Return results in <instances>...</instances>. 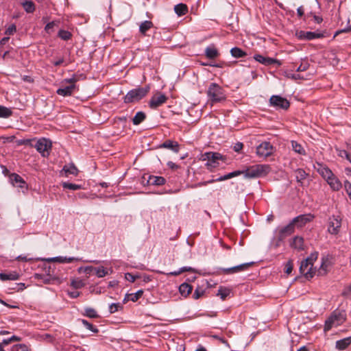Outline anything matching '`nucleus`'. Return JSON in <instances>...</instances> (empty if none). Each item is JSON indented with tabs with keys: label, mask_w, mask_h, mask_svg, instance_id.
Here are the masks:
<instances>
[{
	"label": "nucleus",
	"mask_w": 351,
	"mask_h": 351,
	"mask_svg": "<svg viewBox=\"0 0 351 351\" xmlns=\"http://www.w3.org/2000/svg\"><path fill=\"white\" fill-rule=\"evenodd\" d=\"M309 64L308 62L302 63L296 69L298 72L305 71L309 67Z\"/></svg>",
	"instance_id": "5fc2aeb1"
},
{
	"label": "nucleus",
	"mask_w": 351,
	"mask_h": 351,
	"mask_svg": "<svg viewBox=\"0 0 351 351\" xmlns=\"http://www.w3.org/2000/svg\"><path fill=\"white\" fill-rule=\"evenodd\" d=\"M296 36L300 40H311L315 38H322L324 37V35L320 33L300 31L296 33Z\"/></svg>",
	"instance_id": "4468645a"
},
{
	"label": "nucleus",
	"mask_w": 351,
	"mask_h": 351,
	"mask_svg": "<svg viewBox=\"0 0 351 351\" xmlns=\"http://www.w3.org/2000/svg\"><path fill=\"white\" fill-rule=\"evenodd\" d=\"M295 176L297 182L302 183L306 179L307 173L303 169H298L295 171Z\"/></svg>",
	"instance_id": "e433bc0d"
},
{
	"label": "nucleus",
	"mask_w": 351,
	"mask_h": 351,
	"mask_svg": "<svg viewBox=\"0 0 351 351\" xmlns=\"http://www.w3.org/2000/svg\"><path fill=\"white\" fill-rule=\"evenodd\" d=\"M167 166L172 169H178V166L177 165H176L174 162H173L171 161H169L167 162Z\"/></svg>",
	"instance_id": "338daca9"
},
{
	"label": "nucleus",
	"mask_w": 351,
	"mask_h": 351,
	"mask_svg": "<svg viewBox=\"0 0 351 351\" xmlns=\"http://www.w3.org/2000/svg\"><path fill=\"white\" fill-rule=\"evenodd\" d=\"M84 315L90 318H97L99 317L96 311L93 308L86 307L84 308Z\"/></svg>",
	"instance_id": "58836bf2"
},
{
	"label": "nucleus",
	"mask_w": 351,
	"mask_h": 351,
	"mask_svg": "<svg viewBox=\"0 0 351 351\" xmlns=\"http://www.w3.org/2000/svg\"><path fill=\"white\" fill-rule=\"evenodd\" d=\"M79 259L75 257H63V256H57L52 258H50V261L53 262H58L60 263H71L73 261H78Z\"/></svg>",
	"instance_id": "c756f323"
},
{
	"label": "nucleus",
	"mask_w": 351,
	"mask_h": 351,
	"mask_svg": "<svg viewBox=\"0 0 351 351\" xmlns=\"http://www.w3.org/2000/svg\"><path fill=\"white\" fill-rule=\"evenodd\" d=\"M62 171H64L66 176H68L69 174L77 176L79 172L77 168L73 163L64 165L63 167Z\"/></svg>",
	"instance_id": "a878e982"
},
{
	"label": "nucleus",
	"mask_w": 351,
	"mask_h": 351,
	"mask_svg": "<svg viewBox=\"0 0 351 351\" xmlns=\"http://www.w3.org/2000/svg\"><path fill=\"white\" fill-rule=\"evenodd\" d=\"M143 290H138V291H136L134 293H130V294H129L130 299L132 302H136L143 295Z\"/></svg>",
	"instance_id": "09e8293b"
},
{
	"label": "nucleus",
	"mask_w": 351,
	"mask_h": 351,
	"mask_svg": "<svg viewBox=\"0 0 351 351\" xmlns=\"http://www.w3.org/2000/svg\"><path fill=\"white\" fill-rule=\"evenodd\" d=\"M351 344V337H348L336 341L335 348L338 350H344Z\"/></svg>",
	"instance_id": "5701e85b"
},
{
	"label": "nucleus",
	"mask_w": 351,
	"mask_h": 351,
	"mask_svg": "<svg viewBox=\"0 0 351 351\" xmlns=\"http://www.w3.org/2000/svg\"><path fill=\"white\" fill-rule=\"evenodd\" d=\"M16 31V25L14 24H12L11 25H10L5 30V34L6 35H8V36H10V35H12L14 34V33H15Z\"/></svg>",
	"instance_id": "603ef678"
},
{
	"label": "nucleus",
	"mask_w": 351,
	"mask_h": 351,
	"mask_svg": "<svg viewBox=\"0 0 351 351\" xmlns=\"http://www.w3.org/2000/svg\"><path fill=\"white\" fill-rule=\"evenodd\" d=\"M82 323L88 330H89L95 333H97L99 331L98 329L95 326H94L92 324L89 323L86 319H82Z\"/></svg>",
	"instance_id": "a18cd8bd"
},
{
	"label": "nucleus",
	"mask_w": 351,
	"mask_h": 351,
	"mask_svg": "<svg viewBox=\"0 0 351 351\" xmlns=\"http://www.w3.org/2000/svg\"><path fill=\"white\" fill-rule=\"evenodd\" d=\"M11 351H30V349L27 345L21 343L13 346Z\"/></svg>",
	"instance_id": "a19ab883"
},
{
	"label": "nucleus",
	"mask_w": 351,
	"mask_h": 351,
	"mask_svg": "<svg viewBox=\"0 0 351 351\" xmlns=\"http://www.w3.org/2000/svg\"><path fill=\"white\" fill-rule=\"evenodd\" d=\"M145 118L146 115L143 112H138L132 119L133 124L137 125L142 123Z\"/></svg>",
	"instance_id": "2f4dec72"
},
{
	"label": "nucleus",
	"mask_w": 351,
	"mask_h": 351,
	"mask_svg": "<svg viewBox=\"0 0 351 351\" xmlns=\"http://www.w3.org/2000/svg\"><path fill=\"white\" fill-rule=\"evenodd\" d=\"M336 152L339 156H340L341 158H346L351 162L350 154L348 153L347 151H346L344 149H340L337 148Z\"/></svg>",
	"instance_id": "8fccbe9b"
},
{
	"label": "nucleus",
	"mask_w": 351,
	"mask_h": 351,
	"mask_svg": "<svg viewBox=\"0 0 351 351\" xmlns=\"http://www.w3.org/2000/svg\"><path fill=\"white\" fill-rule=\"evenodd\" d=\"M77 78L75 75H73L71 78L65 79L64 82L69 83L70 85L58 88L56 91L57 94L63 97L71 95L74 90L76 89L75 83L77 82Z\"/></svg>",
	"instance_id": "423d86ee"
},
{
	"label": "nucleus",
	"mask_w": 351,
	"mask_h": 351,
	"mask_svg": "<svg viewBox=\"0 0 351 351\" xmlns=\"http://www.w3.org/2000/svg\"><path fill=\"white\" fill-rule=\"evenodd\" d=\"M314 218V215L311 213L300 215L292 219L291 221L294 228H301L307 223L311 222Z\"/></svg>",
	"instance_id": "9d476101"
},
{
	"label": "nucleus",
	"mask_w": 351,
	"mask_h": 351,
	"mask_svg": "<svg viewBox=\"0 0 351 351\" xmlns=\"http://www.w3.org/2000/svg\"><path fill=\"white\" fill-rule=\"evenodd\" d=\"M291 146H292L293 150L295 152H296V153H298L299 154H301V155H305L306 154L305 150L303 148V147L300 143H298L297 141H291Z\"/></svg>",
	"instance_id": "f704fd0d"
},
{
	"label": "nucleus",
	"mask_w": 351,
	"mask_h": 351,
	"mask_svg": "<svg viewBox=\"0 0 351 351\" xmlns=\"http://www.w3.org/2000/svg\"><path fill=\"white\" fill-rule=\"evenodd\" d=\"M180 270L182 271V273L184 272V271H192V272L195 271V269H193L191 267H183L180 268Z\"/></svg>",
	"instance_id": "e2e57ef3"
},
{
	"label": "nucleus",
	"mask_w": 351,
	"mask_h": 351,
	"mask_svg": "<svg viewBox=\"0 0 351 351\" xmlns=\"http://www.w3.org/2000/svg\"><path fill=\"white\" fill-rule=\"evenodd\" d=\"M22 5L27 13H33L35 10V5L32 1H25L22 3Z\"/></svg>",
	"instance_id": "c9c22d12"
},
{
	"label": "nucleus",
	"mask_w": 351,
	"mask_h": 351,
	"mask_svg": "<svg viewBox=\"0 0 351 351\" xmlns=\"http://www.w3.org/2000/svg\"><path fill=\"white\" fill-rule=\"evenodd\" d=\"M317 171L326 181L334 174L328 167L320 165H319Z\"/></svg>",
	"instance_id": "b1692460"
},
{
	"label": "nucleus",
	"mask_w": 351,
	"mask_h": 351,
	"mask_svg": "<svg viewBox=\"0 0 351 351\" xmlns=\"http://www.w3.org/2000/svg\"><path fill=\"white\" fill-rule=\"evenodd\" d=\"M243 147V143H239H239H237L234 145V147H233V149H234L235 152H239L240 150H241V149H242Z\"/></svg>",
	"instance_id": "052dcab7"
},
{
	"label": "nucleus",
	"mask_w": 351,
	"mask_h": 351,
	"mask_svg": "<svg viewBox=\"0 0 351 351\" xmlns=\"http://www.w3.org/2000/svg\"><path fill=\"white\" fill-rule=\"evenodd\" d=\"M317 257L318 253L315 252L302 261L300 266V271L306 279L312 278L316 274V269L313 267V263L317 261Z\"/></svg>",
	"instance_id": "f03ea898"
},
{
	"label": "nucleus",
	"mask_w": 351,
	"mask_h": 351,
	"mask_svg": "<svg viewBox=\"0 0 351 351\" xmlns=\"http://www.w3.org/2000/svg\"><path fill=\"white\" fill-rule=\"evenodd\" d=\"M18 145H31L30 139H23L18 141Z\"/></svg>",
	"instance_id": "680f3d73"
},
{
	"label": "nucleus",
	"mask_w": 351,
	"mask_h": 351,
	"mask_svg": "<svg viewBox=\"0 0 351 351\" xmlns=\"http://www.w3.org/2000/svg\"><path fill=\"white\" fill-rule=\"evenodd\" d=\"M54 25H55V23L53 21L48 23L45 27V30L47 33L50 34L51 29H52L53 28Z\"/></svg>",
	"instance_id": "13d9d810"
},
{
	"label": "nucleus",
	"mask_w": 351,
	"mask_h": 351,
	"mask_svg": "<svg viewBox=\"0 0 351 351\" xmlns=\"http://www.w3.org/2000/svg\"><path fill=\"white\" fill-rule=\"evenodd\" d=\"M149 92V88H138L130 90L124 97L125 103L138 101L144 97Z\"/></svg>",
	"instance_id": "39448f33"
},
{
	"label": "nucleus",
	"mask_w": 351,
	"mask_h": 351,
	"mask_svg": "<svg viewBox=\"0 0 351 351\" xmlns=\"http://www.w3.org/2000/svg\"><path fill=\"white\" fill-rule=\"evenodd\" d=\"M330 264V261L327 257H322L320 267L317 270L316 269V272H317V274L319 276L325 275L327 273Z\"/></svg>",
	"instance_id": "412c9836"
},
{
	"label": "nucleus",
	"mask_w": 351,
	"mask_h": 351,
	"mask_svg": "<svg viewBox=\"0 0 351 351\" xmlns=\"http://www.w3.org/2000/svg\"><path fill=\"white\" fill-rule=\"evenodd\" d=\"M205 55L209 59H214L217 58L219 53L216 47L214 46H210L206 48Z\"/></svg>",
	"instance_id": "bb28decb"
},
{
	"label": "nucleus",
	"mask_w": 351,
	"mask_h": 351,
	"mask_svg": "<svg viewBox=\"0 0 351 351\" xmlns=\"http://www.w3.org/2000/svg\"><path fill=\"white\" fill-rule=\"evenodd\" d=\"M12 114V110L5 106H0V118H8Z\"/></svg>",
	"instance_id": "ea45409f"
},
{
	"label": "nucleus",
	"mask_w": 351,
	"mask_h": 351,
	"mask_svg": "<svg viewBox=\"0 0 351 351\" xmlns=\"http://www.w3.org/2000/svg\"><path fill=\"white\" fill-rule=\"evenodd\" d=\"M293 270V262L292 261H289L285 265V273L287 274H290Z\"/></svg>",
	"instance_id": "864d4df0"
},
{
	"label": "nucleus",
	"mask_w": 351,
	"mask_h": 351,
	"mask_svg": "<svg viewBox=\"0 0 351 351\" xmlns=\"http://www.w3.org/2000/svg\"><path fill=\"white\" fill-rule=\"evenodd\" d=\"M203 294V292L202 291L201 293L199 291L198 289H196L193 293V298L195 299H198L200 298V296Z\"/></svg>",
	"instance_id": "69168bd1"
},
{
	"label": "nucleus",
	"mask_w": 351,
	"mask_h": 351,
	"mask_svg": "<svg viewBox=\"0 0 351 351\" xmlns=\"http://www.w3.org/2000/svg\"><path fill=\"white\" fill-rule=\"evenodd\" d=\"M179 290L182 295L186 296L191 292L192 287L187 283H183L180 286Z\"/></svg>",
	"instance_id": "4c0bfd02"
},
{
	"label": "nucleus",
	"mask_w": 351,
	"mask_h": 351,
	"mask_svg": "<svg viewBox=\"0 0 351 351\" xmlns=\"http://www.w3.org/2000/svg\"><path fill=\"white\" fill-rule=\"evenodd\" d=\"M17 259L19 260V261H32L33 258H27L25 256L20 255V256H19L17 257Z\"/></svg>",
	"instance_id": "0e129e2a"
},
{
	"label": "nucleus",
	"mask_w": 351,
	"mask_h": 351,
	"mask_svg": "<svg viewBox=\"0 0 351 351\" xmlns=\"http://www.w3.org/2000/svg\"><path fill=\"white\" fill-rule=\"evenodd\" d=\"M341 226V219L338 216H332L328 219V231L331 234H337Z\"/></svg>",
	"instance_id": "9b49d317"
},
{
	"label": "nucleus",
	"mask_w": 351,
	"mask_h": 351,
	"mask_svg": "<svg viewBox=\"0 0 351 351\" xmlns=\"http://www.w3.org/2000/svg\"><path fill=\"white\" fill-rule=\"evenodd\" d=\"M327 183L330 186V189L334 191H338L342 188V184L338 178L332 174L327 180Z\"/></svg>",
	"instance_id": "6ab92c4d"
},
{
	"label": "nucleus",
	"mask_w": 351,
	"mask_h": 351,
	"mask_svg": "<svg viewBox=\"0 0 351 351\" xmlns=\"http://www.w3.org/2000/svg\"><path fill=\"white\" fill-rule=\"evenodd\" d=\"M120 309H122V306L120 303H112L109 306V313L110 314L114 313Z\"/></svg>",
	"instance_id": "de8ad7c7"
},
{
	"label": "nucleus",
	"mask_w": 351,
	"mask_h": 351,
	"mask_svg": "<svg viewBox=\"0 0 351 351\" xmlns=\"http://www.w3.org/2000/svg\"><path fill=\"white\" fill-rule=\"evenodd\" d=\"M62 187L64 189H67L73 191H76L82 189V186L76 184L69 183V182H63Z\"/></svg>",
	"instance_id": "37998d69"
},
{
	"label": "nucleus",
	"mask_w": 351,
	"mask_h": 351,
	"mask_svg": "<svg viewBox=\"0 0 351 351\" xmlns=\"http://www.w3.org/2000/svg\"><path fill=\"white\" fill-rule=\"evenodd\" d=\"M174 11L178 16H182L186 14L188 12V8L186 5L184 3H179L175 5Z\"/></svg>",
	"instance_id": "7c9ffc66"
},
{
	"label": "nucleus",
	"mask_w": 351,
	"mask_h": 351,
	"mask_svg": "<svg viewBox=\"0 0 351 351\" xmlns=\"http://www.w3.org/2000/svg\"><path fill=\"white\" fill-rule=\"evenodd\" d=\"M19 278V275L16 272H11L9 274L0 273V280H16Z\"/></svg>",
	"instance_id": "cd10ccee"
},
{
	"label": "nucleus",
	"mask_w": 351,
	"mask_h": 351,
	"mask_svg": "<svg viewBox=\"0 0 351 351\" xmlns=\"http://www.w3.org/2000/svg\"><path fill=\"white\" fill-rule=\"evenodd\" d=\"M229 294V289L220 287L217 295L219 296L223 300H224Z\"/></svg>",
	"instance_id": "49530a36"
},
{
	"label": "nucleus",
	"mask_w": 351,
	"mask_h": 351,
	"mask_svg": "<svg viewBox=\"0 0 351 351\" xmlns=\"http://www.w3.org/2000/svg\"><path fill=\"white\" fill-rule=\"evenodd\" d=\"M270 167L267 165H256L247 170V176L250 178L259 177L266 175Z\"/></svg>",
	"instance_id": "0eeeda50"
},
{
	"label": "nucleus",
	"mask_w": 351,
	"mask_h": 351,
	"mask_svg": "<svg viewBox=\"0 0 351 351\" xmlns=\"http://www.w3.org/2000/svg\"><path fill=\"white\" fill-rule=\"evenodd\" d=\"M295 228L291 222L285 227L279 229L278 231V241H282L287 237L291 235L294 232Z\"/></svg>",
	"instance_id": "f3484780"
},
{
	"label": "nucleus",
	"mask_w": 351,
	"mask_h": 351,
	"mask_svg": "<svg viewBox=\"0 0 351 351\" xmlns=\"http://www.w3.org/2000/svg\"><path fill=\"white\" fill-rule=\"evenodd\" d=\"M71 285L75 289H80L84 286V282L82 280H75L71 282Z\"/></svg>",
	"instance_id": "3c124183"
},
{
	"label": "nucleus",
	"mask_w": 351,
	"mask_h": 351,
	"mask_svg": "<svg viewBox=\"0 0 351 351\" xmlns=\"http://www.w3.org/2000/svg\"><path fill=\"white\" fill-rule=\"evenodd\" d=\"M270 104L276 108L287 110L289 108L290 104L289 101L279 95H273L269 99Z\"/></svg>",
	"instance_id": "f8f14e48"
},
{
	"label": "nucleus",
	"mask_w": 351,
	"mask_h": 351,
	"mask_svg": "<svg viewBox=\"0 0 351 351\" xmlns=\"http://www.w3.org/2000/svg\"><path fill=\"white\" fill-rule=\"evenodd\" d=\"M274 148L269 142H263L256 147V154L259 157L267 158L274 152Z\"/></svg>",
	"instance_id": "1a4fd4ad"
},
{
	"label": "nucleus",
	"mask_w": 351,
	"mask_h": 351,
	"mask_svg": "<svg viewBox=\"0 0 351 351\" xmlns=\"http://www.w3.org/2000/svg\"><path fill=\"white\" fill-rule=\"evenodd\" d=\"M206 94L212 103L221 102L226 98L223 88L217 83H211L209 85Z\"/></svg>",
	"instance_id": "7ed1b4c3"
},
{
	"label": "nucleus",
	"mask_w": 351,
	"mask_h": 351,
	"mask_svg": "<svg viewBox=\"0 0 351 351\" xmlns=\"http://www.w3.org/2000/svg\"><path fill=\"white\" fill-rule=\"evenodd\" d=\"M34 147L43 157H47L51 149V142L47 138H40L37 141Z\"/></svg>",
	"instance_id": "6e6552de"
},
{
	"label": "nucleus",
	"mask_w": 351,
	"mask_h": 351,
	"mask_svg": "<svg viewBox=\"0 0 351 351\" xmlns=\"http://www.w3.org/2000/svg\"><path fill=\"white\" fill-rule=\"evenodd\" d=\"M347 319L346 311L336 309L328 318L325 321L324 331H329L333 327H337L342 325Z\"/></svg>",
	"instance_id": "f257e3e1"
},
{
	"label": "nucleus",
	"mask_w": 351,
	"mask_h": 351,
	"mask_svg": "<svg viewBox=\"0 0 351 351\" xmlns=\"http://www.w3.org/2000/svg\"><path fill=\"white\" fill-rule=\"evenodd\" d=\"M95 267L93 266H88L84 268V271L86 274H90L91 271H94Z\"/></svg>",
	"instance_id": "774afa93"
},
{
	"label": "nucleus",
	"mask_w": 351,
	"mask_h": 351,
	"mask_svg": "<svg viewBox=\"0 0 351 351\" xmlns=\"http://www.w3.org/2000/svg\"><path fill=\"white\" fill-rule=\"evenodd\" d=\"M148 182L152 185L161 186L165 184V179L161 176H149Z\"/></svg>",
	"instance_id": "c85d7f7f"
},
{
	"label": "nucleus",
	"mask_w": 351,
	"mask_h": 351,
	"mask_svg": "<svg viewBox=\"0 0 351 351\" xmlns=\"http://www.w3.org/2000/svg\"><path fill=\"white\" fill-rule=\"evenodd\" d=\"M160 147L171 149L176 153H178L180 149L179 144L177 142L171 140L165 141L162 144L160 145Z\"/></svg>",
	"instance_id": "4be33fe9"
},
{
	"label": "nucleus",
	"mask_w": 351,
	"mask_h": 351,
	"mask_svg": "<svg viewBox=\"0 0 351 351\" xmlns=\"http://www.w3.org/2000/svg\"><path fill=\"white\" fill-rule=\"evenodd\" d=\"M10 180L12 184L15 187L21 188L23 190H26L27 188L25 181L21 176L16 173H12L10 176Z\"/></svg>",
	"instance_id": "dca6fc26"
},
{
	"label": "nucleus",
	"mask_w": 351,
	"mask_h": 351,
	"mask_svg": "<svg viewBox=\"0 0 351 351\" xmlns=\"http://www.w3.org/2000/svg\"><path fill=\"white\" fill-rule=\"evenodd\" d=\"M291 246L295 249L301 250L304 249V239L302 237L296 236L293 239Z\"/></svg>",
	"instance_id": "393cba45"
},
{
	"label": "nucleus",
	"mask_w": 351,
	"mask_h": 351,
	"mask_svg": "<svg viewBox=\"0 0 351 351\" xmlns=\"http://www.w3.org/2000/svg\"><path fill=\"white\" fill-rule=\"evenodd\" d=\"M153 27V23L150 21H145L139 27V31L141 34H145L146 32Z\"/></svg>",
	"instance_id": "473e14b6"
},
{
	"label": "nucleus",
	"mask_w": 351,
	"mask_h": 351,
	"mask_svg": "<svg viewBox=\"0 0 351 351\" xmlns=\"http://www.w3.org/2000/svg\"><path fill=\"white\" fill-rule=\"evenodd\" d=\"M252 265H254V262L243 263L232 267L223 269V271L226 274L239 273L247 270Z\"/></svg>",
	"instance_id": "2eb2a0df"
},
{
	"label": "nucleus",
	"mask_w": 351,
	"mask_h": 351,
	"mask_svg": "<svg viewBox=\"0 0 351 351\" xmlns=\"http://www.w3.org/2000/svg\"><path fill=\"white\" fill-rule=\"evenodd\" d=\"M241 173V171H233V172H231V173H229L226 175H224L223 176H221L215 180H208V181H206V182H203V184L204 185H206L208 184H210V183H213L214 182H221V181H223V180H228V179H230L233 177H235V176H239L240 174Z\"/></svg>",
	"instance_id": "aec40b11"
},
{
	"label": "nucleus",
	"mask_w": 351,
	"mask_h": 351,
	"mask_svg": "<svg viewBox=\"0 0 351 351\" xmlns=\"http://www.w3.org/2000/svg\"><path fill=\"white\" fill-rule=\"evenodd\" d=\"M125 278L127 280L131 282H134L136 280V279L138 278V276H134L130 273H127L125 274Z\"/></svg>",
	"instance_id": "6e6d98bb"
},
{
	"label": "nucleus",
	"mask_w": 351,
	"mask_h": 351,
	"mask_svg": "<svg viewBox=\"0 0 351 351\" xmlns=\"http://www.w3.org/2000/svg\"><path fill=\"white\" fill-rule=\"evenodd\" d=\"M72 34L71 32L66 30L60 29L58 32V36L64 40H68L71 38Z\"/></svg>",
	"instance_id": "c03bdc74"
},
{
	"label": "nucleus",
	"mask_w": 351,
	"mask_h": 351,
	"mask_svg": "<svg viewBox=\"0 0 351 351\" xmlns=\"http://www.w3.org/2000/svg\"><path fill=\"white\" fill-rule=\"evenodd\" d=\"M351 31V25H350L348 27L343 28L341 30H339L336 32L335 34L334 35V37L337 36L339 34L343 33V32H348Z\"/></svg>",
	"instance_id": "bf43d9fd"
},
{
	"label": "nucleus",
	"mask_w": 351,
	"mask_h": 351,
	"mask_svg": "<svg viewBox=\"0 0 351 351\" xmlns=\"http://www.w3.org/2000/svg\"><path fill=\"white\" fill-rule=\"evenodd\" d=\"M254 58L257 62H258L265 66H269V65H271L274 64H278V65L281 64L280 62L276 59H274L272 58H269V57H264L263 56L260 55V54L254 55Z\"/></svg>",
	"instance_id": "a211bd4d"
},
{
	"label": "nucleus",
	"mask_w": 351,
	"mask_h": 351,
	"mask_svg": "<svg viewBox=\"0 0 351 351\" xmlns=\"http://www.w3.org/2000/svg\"><path fill=\"white\" fill-rule=\"evenodd\" d=\"M222 155L216 152H206L202 156V160L206 161L205 165L210 171H213L219 165V160H222Z\"/></svg>",
	"instance_id": "20e7f679"
},
{
	"label": "nucleus",
	"mask_w": 351,
	"mask_h": 351,
	"mask_svg": "<svg viewBox=\"0 0 351 351\" xmlns=\"http://www.w3.org/2000/svg\"><path fill=\"white\" fill-rule=\"evenodd\" d=\"M231 55L236 58L245 57L246 56V53L239 47H233L230 50Z\"/></svg>",
	"instance_id": "72a5a7b5"
},
{
	"label": "nucleus",
	"mask_w": 351,
	"mask_h": 351,
	"mask_svg": "<svg viewBox=\"0 0 351 351\" xmlns=\"http://www.w3.org/2000/svg\"><path fill=\"white\" fill-rule=\"evenodd\" d=\"M167 100V97L161 93L154 95L149 101V107L152 109H156L165 104Z\"/></svg>",
	"instance_id": "ddd939ff"
},
{
	"label": "nucleus",
	"mask_w": 351,
	"mask_h": 351,
	"mask_svg": "<svg viewBox=\"0 0 351 351\" xmlns=\"http://www.w3.org/2000/svg\"><path fill=\"white\" fill-rule=\"evenodd\" d=\"M342 295L345 297H348L351 295V284L343 289Z\"/></svg>",
	"instance_id": "4d7b16f0"
},
{
	"label": "nucleus",
	"mask_w": 351,
	"mask_h": 351,
	"mask_svg": "<svg viewBox=\"0 0 351 351\" xmlns=\"http://www.w3.org/2000/svg\"><path fill=\"white\" fill-rule=\"evenodd\" d=\"M94 271L98 278H102L108 274V271L104 267H95Z\"/></svg>",
	"instance_id": "79ce46f5"
}]
</instances>
